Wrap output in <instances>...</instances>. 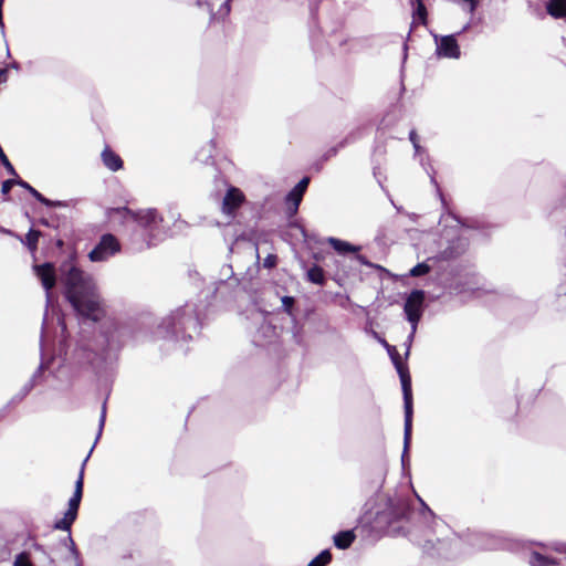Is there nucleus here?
I'll return each mask as SVG.
<instances>
[{
  "mask_svg": "<svg viewBox=\"0 0 566 566\" xmlns=\"http://www.w3.org/2000/svg\"><path fill=\"white\" fill-rule=\"evenodd\" d=\"M133 338L134 331L129 326L111 322L95 339H82L76 347V356L96 373H102L117 360L118 353Z\"/></svg>",
  "mask_w": 566,
  "mask_h": 566,
  "instance_id": "2",
  "label": "nucleus"
},
{
  "mask_svg": "<svg viewBox=\"0 0 566 566\" xmlns=\"http://www.w3.org/2000/svg\"><path fill=\"white\" fill-rule=\"evenodd\" d=\"M44 369V365L40 364L38 369L33 373L31 378L21 387V389L11 397V399L7 402L6 407L9 410L11 407L19 405L34 388L38 378L42 375Z\"/></svg>",
  "mask_w": 566,
  "mask_h": 566,
  "instance_id": "16",
  "label": "nucleus"
},
{
  "mask_svg": "<svg viewBox=\"0 0 566 566\" xmlns=\"http://www.w3.org/2000/svg\"><path fill=\"white\" fill-rule=\"evenodd\" d=\"M120 252V243L112 233H105L101 237L98 243L88 253L92 262H102Z\"/></svg>",
  "mask_w": 566,
  "mask_h": 566,
  "instance_id": "11",
  "label": "nucleus"
},
{
  "mask_svg": "<svg viewBox=\"0 0 566 566\" xmlns=\"http://www.w3.org/2000/svg\"><path fill=\"white\" fill-rule=\"evenodd\" d=\"M420 164L422 165V167L424 168V170L427 171V174L430 176V180L433 185L437 186V181H436V178H434V170L433 168L431 167L430 164H427L424 158H421L420 159Z\"/></svg>",
  "mask_w": 566,
  "mask_h": 566,
  "instance_id": "34",
  "label": "nucleus"
},
{
  "mask_svg": "<svg viewBox=\"0 0 566 566\" xmlns=\"http://www.w3.org/2000/svg\"><path fill=\"white\" fill-rule=\"evenodd\" d=\"M327 243L338 253L345 255L347 253H357L360 250L359 245H354L347 241L329 237L326 239Z\"/></svg>",
  "mask_w": 566,
  "mask_h": 566,
  "instance_id": "20",
  "label": "nucleus"
},
{
  "mask_svg": "<svg viewBox=\"0 0 566 566\" xmlns=\"http://www.w3.org/2000/svg\"><path fill=\"white\" fill-rule=\"evenodd\" d=\"M261 333L265 338H271L275 334V328L270 323L265 322V319L263 318L260 329L258 331V335L254 337L253 340L258 345L264 344V342L260 337Z\"/></svg>",
  "mask_w": 566,
  "mask_h": 566,
  "instance_id": "24",
  "label": "nucleus"
},
{
  "mask_svg": "<svg viewBox=\"0 0 566 566\" xmlns=\"http://www.w3.org/2000/svg\"><path fill=\"white\" fill-rule=\"evenodd\" d=\"M230 10H231V6H230V3H229V0H226V1L221 4V7H220V9H219V13H220V15H222V17H227V15L230 13Z\"/></svg>",
  "mask_w": 566,
  "mask_h": 566,
  "instance_id": "37",
  "label": "nucleus"
},
{
  "mask_svg": "<svg viewBox=\"0 0 566 566\" xmlns=\"http://www.w3.org/2000/svg\"><path fill=\"white\" fill-rule=\"evenodd\" d=\"M385 347L388 352V355L399 375L402 396H403V409H405V428H403V452L401 455L402 462L405 461V457L407 454L410 441H411V430H412V391H411V378L408 371V368L402 364L400 354L397 348L392 345L384 343Z\"/></svg>",
  "mask_w": 566,
  "mask_h": 566,
  "instance_id": "6",
  "label": "nucleus"
},
{
  "mask_svg": "<svg viewBox=\"0 0 566 566\" xmlns=\"http://www.w3.org/2000/svg\"><path fill=\"white\" fill-rule=\"evenodd\" d=\"M221 274L224 279H220L214 283L216 286L213 293L216 296L227 298L231 296L234 290L239 286V280L234 276L231 265H224L221 270Z\"/></svg>",
  "mask_w": 566,
  "mask_h": 566,
  "instance_id": "12",
  "label": "nucleus"
},
{
  "mask_svg": "<svg viewBox=\"0 0 566 566\" xmlns=\"http://www.w3.org/2000/svg\"><path fill=\"white\" fill-rule=\"evenodd\" d=\"M303 196L301 192H295L294 189H292L285 197V202L287 206V212L290 216L296 214L300 203L303 199Z\"/></svg>",
  "mask_w": 566,
  "mask_h": 566,
  "instance_id": "22",
  "label": "nucleus"
},
{
  "mask_svg": "<svg viewBox=\"0 0 566 566\" xmlns=\"http://www.w3.org/2000/svg\"><path fill=\"white\" fill-rule=\"evenodd\" d=\"M349 143V137H346L343 142H340L337 146L329 148L322 157L323 161L328 160L329 158L336 156L339 148H343L345 145Z\"/></svg>",
  "mask_w": 566,
  "mask_h": 566,
  "instance_id": "31",
  "label": "nucleus"
},
{
  "mask_svg": "<svg viewBox=\"0 0 566 566\" xmlns=\"http://www.w3.org/2000/svg\"><path fill=\"white\" fill-rule=\"evenodd\" d=\"M547 13L555 18L562 19L566 17V0H548L546 3Z\"/></svg>",
  "mask_w": 566,
  "mask_h": 566,
  "instance_id": "21",
  "label": "nucleus"
},
{
  "mask_svg": "<svg viewBox=\"0 0 566 566\" xmlns=\"http://www.w3.org/2000/svg\"><path fill=\"white\" fill-rule=\"evenodd\" d=\"M13 566H33V564L30 562L29 555L22 552L15 556Z\"/></svg>",
  "mask_w": 566,
  "mask_h": 566,
  "instance_id": "32",
  "label": "nucleus"
},
{
  "mask_svg": "<svg viewBox=\"0 0 566 566\" xmlns=\"http://www.w3.org/2000/svg\"><path fill=\"white\" fill-rule=\"evenodd\" d=\"M65 298L83 321L98 322L105 316V305L94 279L80 270L72 260L60 265Z\"/></svg>",
  "mask_w": 566,
  "mask_h": 566,
  "instance_id": "1",
  "label": "nucleus"
},
{
  "mask_svg": "<svg viewBox=\"0 0 566 566\" xmlns=\"http://www.w3.org/2000/svg\"><path fill=\"white\" fill-rule=\"evenodd\" d=\"M382 482H384V474H380V476H379V483H380L379 485L380 486H381Z\"/></svg>",
  "mask_w": 566,
  "mask_h": 566,
  "instance_id": "49",
  "label": "nucleus"
},
{
  "mask_svg": "<svg viewBox=\"0 0 566 566\" xmlns=\"http://www.w3.org/2000/svg\"><path fill=\"white\" fill-rule=\"evenodd\" d=\"M308 184H310V178L308 177H303L296 185L295 187L293 188L295 190V192H301L302 195L305 193L307 187H308Z\"/></svg>",
  "mask_w": 566,
  "mask_h": 566,
  "instance_id": "33",
  "label": "nucleus"
},
{
  "mask_svg": "<svg viewBox=\"0 0 566 566\" xmlns=\"http://www.w3.org/2000/svg\"><path fill=\"white\" fill-rule=\"evenodd\" d=\"M18 179H8L2 182L1 192L6 196L9 195L11 188L17 185Z\"/></svg>",
  "mask_w": 566,
  "mask_h": 566,
  "instance_id": "35",
  "label": "nucleus"
},
{
  "mask_svg": "<svg viewBox=\"0 0 566 566\" xmlns=\"http://www.w3.org/2000/svg\"><path fill=\"white\" fill-rule=\"evenodd\" d=\"M355 539H356V534H355L354 530L340 531V532H337L333 536V543H334L335 547L338 549L349 548L353 545V543L355 542Z\"/></svg>",
  "mask_w": 566,
  "mask_h": 566,
  "instance_id": "19",
  "label": "nucleus"
},
{
  "mask_svg": "<svg viewBox=\"0 0 566 566\" xmlns=\"http://www.w3.org/2000/svg\"><path fill=\"white\" fill-rule=\"evenodd\" d=\"M282 305L287 313H291V310L294 305V298L292 296H284L282 298Z\"/></svg>",
  "mask_w": 566,
  "mask_h": 566,
  "instance_id": "36",
  "label": "nucleus"
},
{
  "mask_svg": "<svg viewBox=\"0 0 566 566\" xmlns=\"http://www.w3.org/2000/svg\"><path fill=\"white\" fill-rule=\"evenodd\" d=\"M452 219L457 222V227H459L460 229H463V228H473L472 226H468L465 223H463L459 218L452 216Z\"/></svg>",
  "mask_w": 566,
  "mask_h": 566,
  "instance_id": "41",
  "label": "nucleus"
},
{
  "mask_svg": "<svg viewBox=\"0 0 566 566\" xmlns=\"http://www.w3.org/2000/svg\"><path fill=\"white\" fill-rule=\"evenodd\" d=\"M332 560V553L329 549L322 551L315 558H313L307 566H326Z\"/></svg>",
  "mask_w": 566,
  "mask_h": 566,
  "instance_id": "27",
  "label": "nucleus"
},
{
  "mask_svg": "<svg viewBox=\"0 0 566 566\" xmlns=\"http://www.w3.org/2000/svg\"><path fill=\"white\" fill-rule=\"evenodd\" d=\"M17 185L24 188L35 200L50 208H62L67 207V202L51 200L45 198L41 192L33 188L30 184L22 179H18Z\"/></svg>",
  "mask_w": 566,
  "mask_h": 566,
  "instance_id": "17",
  "label": "nucleus"
},
{
  "mask_svg": "<svg viewBox=\"0 0 566 566\" xmlns=\"http://www.w3.org/2000/svg\"><path fill=\"white\" fill-rule=\"evenodd\" d=\"M12 67L18 69V64H17V63H13V64H12Z\"/></svg>",
  "mask_w": 566,
  "mask_h": 566,
  "instance_id": "51",
  "label": "nucleus"
},
{
  "mask_svg": "<svg viewBox=\"0 0 566 566\" xmlns=\"http://www.w3.org/2000/svg\"><path fill=\"white\" fill-rule=\"evenodd\" d=\"M7 77H8L7 69H0V83L6 82Z\"/></svg>",
  "mask_w": 566,
  "mask_h": 566,
  "instance_id": "42",
  "label": "nucleus"
},
{
  "mask_svg": "<svg viewBox=\"0 0 566 566\" xmlns=\"http://www.w3.org/2000/svg\"><path fill=\"white\" fill-rule=\"evenodd\" d=\"M200 329L199 313L193 303H186L167 315L157 328L159 337L188 342Z\"/></svg>",
  "mask_w": 566,
  "mask_h": 566,
  "instance_id": "4",
  "label": "nucleus"
},
{
  "mask_svg": "<svg viewBox=\"0 0 566 566\" xmlns=\"http://www.w3.org/2000/svg\"><path fill=\"white\" fill-rule=\"evenodd\" d=\"M40 234L41 232L34 229H30L29 232L25 234V240L23 241V243L28 247V249L31 252L36 250Z\"/></svg>",
  "mask_w": 566,
  "mask_h": 566,
  "instance_id": "28",
  "label": "nucleus"
},
{
  "mask_svg": "<svg viewBox=\"0 0 566 566\" xmlns=\"http://www.w3.org/2000/svg\"><path fill=\"white\" fill-rule=\"evenodd\" d=\"M105 420H106V401H104V403L102 406V411H101V416L98 419V431H97L94 444L91 448L87 457L84 459V461L82 463V468H81L78 478L75 482L74 493H73L72 497L69 500V507H67L66 512L64 513V516L54 522V524H53L54 530L70 532L73 523L75 522V520L77 517V512H78V507H80L82 495H83L84 467H85L90 455L92 454L94 447L96 446L98 439L102 436L103 428L105 426Z\"/></svg>",
  "mask_w": 566,
  "mask_h": 566,
  "instance_id": "7",
  "label": "nucleus"
},
{
  "mask_svg": "<svg viewBox=\"0 0 566 566\" xmlns=\"http://www.w3.org/2000/svg\"><path fill=\"white\" fill-rule=\"evenodd\" d=\"M526 553V563L528 566H558L559 559L543 553L548 545L543 542L517 541V549Z\"/></svg>",
  "mask_w": 566,
  "mask_h": 566,
  "instance_id": "9",
  "label": "nucleus"
},
{
  "mask_svg": "<svg viewBox=\"0 0 566 566\" xmlns=\"http://www.w3.org/2000/svg\"><path fill=\"white\" fill-rule=\"evenodd\" d=\"M34 270L46 292V302L49 303L51 300L50 291L54 287L56 281L54 266L46 262L41 265H35Z\"/></svg>",
  "mask_w": 566,
  "mask_h": 566,
  "instance_id": "15",
  "label": "nucleus"
},
{
  "mask_svg": "<svg viewBox=\"0 0 566 566\" xmlns=\"http://www.w3.org/2000/svg\"><path fill=\"white\" fill-rule=\"evenodd\" d=\"M114 213L123 218L125 221L132 220L143 229L146 241V248L156 244V241L163 239L166 233L164 230V218L155 208H147L134 211L127 207H120L114 210Z\"/></svg>",
  "mask_w": 566,
  "mask_h": 566,
  "instance_id": "5",
  "label": "nucleus"
},
{
  "mask_svg": "<svg viewBox=\"0 0 566 566\" xmlns=\"http://www.w3.org/2000/svg\"><path fill=\"white\" fill-rule=\"evenodd\" d=\"M429 271H430V266L426 262H421V263H418L417 265H415L410 270L409 274L411 276L417 277V276H422V275L429 273Z\"/></svg>",
  "mask_w": 566,
  "mask_h": 566,
  "instance_id": "30",
  "label": "nucleus"
},
{
  "mask_svg": "<svg viewBox=\"0 0 566 566\" xmlns=\"http://www.w3.org/2000/svg\"><path fill=\"white\" fill-rule=\"evenodd\" d=\"M469 245V240L462 237V233L455 241H451L448 248L449 254L451 256H457L462 254Z\"/></svg>",
  "mask_w": 566,
  "mask_h": 566,
  "instance_id": "23",
  "label": "nucleus"
},
{
  "mask_svg": "<svg viewBox=\"0 0 566 566\" xmlns=\"http://www.w3.org/2000/svg\"><path fill=\"white\" fill-rule=\"evenodd\" d=\"M103 165L111 171H117L123 168L122 158L109 147H105L101 154Z\"/></svg>",
  "mask_w": 566,
  "mask_h": 566,
  "instance_id": "18",
  "label": "nucleus"
},
{
  "mask_svg": "<svg viewBox=\"0 0 566 566\" xmlns=\"http://www.w3.org/2000/svg\"><path fill=\"white\" fill-rule=\"evenodd\" d=\"M355 259L360 263V264H364V265H367V266H371V263L367 261L366 256L361 255V254H356Z\"/></svg>",
  "mask_w": 566,
  "mask_h": 566,
  "instance_id": "40",
  "label": "nucleus"
},
{
  "mask_svg": "<svg viewBox=\"0 0 566 566\" xmlns=\"http://www.w3.org/2000/svg\"><path fill=\"white\" fill-rule=\"evenodd\" d=\"M7 413H8V409L4 406L3 408L0 409V421L6 418Z\"/></svg>",
  "mask_w": 566,
  "mask_h": 566,
  "instance_id": "44",
  "label": "nucleus"
},
{
  "mask_svg": "<svg viewBox=\"0 0 566 566\" xmlns=\"http://www.w3.org/2000/svg\"><path fill=\"white\" fill-rule=\"evenodd\" d=\"M231 2V0H229V3Z\"/></svg>",
  "mask_w": 566,
  "mask_h": 566,
  "instance_id": "52",
  "label": "nucleus"
},
{
  "mask_svg": "<svg viewBox=\"0 0 566 566\" xmlns=\"http://www.w3.org/2000/svg\"><path fill=\"white\" fill-rule=\"evenodd\" d=\"M41 224H43V226H46V227H48V226H49V222H48V220L42 219V220H41Z\"/></svg>",
  "mask_w": 566,
  "mask_h": 566,
  "instance_id": "48",
  "label": "nucleus"
},
{
  "mask_svg": "<svg viewBox=\"0 0 566 566\" xmlns=\"http://www.w3.org/2000/svg\"><path fill=\"white\" fill-rule=\"evenodd\" d=\"M307 279L312 283H315V284H318V285H323L325 283V276H324L323 269L319 268L318 265L312 266L307 271Z\"/></svg>",
  "mask_w": 566,
  "mask_h": 566,
  "instance_id": "25",
  "label": "nucleus"
},
{
  "mask_svg": "<svg viewBox=\"0 0 566 566\" xmlns=\"http://www.w3.org/2000/svg\"><path fill=\"white\" fill-rule=\"evenodd\" d=\"M2 6H3V0H0V27L3 29L4 25L2 22Z\"/></svg>",
  "mask_w": 566,
  "mask_h": 566,
  "instance_id": "45",
  "label": "nucleus"
},
{
  "mask_svg": "<svg viewBox=\"0 0 566 566\" xmlns=\"http://www.w3.org/2000/svg\"><path fill=\"white\" fill-rule=\"evenodd\" d=\"M197 6H198V7H207V8H208V10H209V11H210V13H211V18H210V19H211V20H213V19H214V13L212 12V7H211V4H210L208 1H205V0H198V1H197Z\"/></svg>",
  "mask_w": 566,
  "mask_h": 566,
  "instance_id": "39",
  "label": "nucleus"
},
{
  "mask_svg": "<svg viewBox=\"0 0 566 566\" xmlns=\"http://www.w3.org/2000/svg\"><path fill=\"white\" fill-rule=\"evenodd\" d=\"M245 196L242 192L241 189L229 186L226 195L222 199V206L221 211L223 214L233 218L235 214V211L241 207V205L244 202Z\"/></svg>",
  "mask_w": 566,
  "mask_h": 566,
  "instance_id": "13",
  "label": "nucleus"
},
{
  "mask_svg": "<svg viewBox=\"0 0 566 566\" xmlns=\"http://www.w3.org/2000/svg\"><path fill=\"white\" fill-rule=\"evenodd\" d=\"M470 28V24L468 23L467 25H464V28L462 29V31H465Z\"/></svg>",
  "mask_w": 566,
  "mask_h": 566,
  "instance_id": "50",
  "label": "nucleus"
},
{
  "mask_svg": "<svg viewBox=\"0 0 566 566\" xmlns=\"http://www.w3.org/2000/svg\"><path fill=\"white\" fill-rule=\"evenodd\" d=\"M413 148H415L416 155L420 154V151L422 150L421 146L419 145V142L413 145Z\"/></svg>",
  "mask_w": 566,
  "mask_h": 566,
  "instance_id": "47",
  "label": "nucleus"
},
{
  "mask_svg": "<svg viewBox=\"0 0 566 566\" xmlns=\"http://www.w3.org/2000/svg\"><path fill=\"white\" fill-rule=\"evenodd\" d=\"M409 139L410 142L412 143V145H415L416 143H418V135L415 130H411L409 133Z\"/></svg>",
  "mask_w": 566,
  "mask_h": 566,
  "instance_id": "43",
  "label": "nucleus"
},
{
  "mask_svg": "<svg viewBox=\"0 0 566 566\" xmlns=\"http://www.w3.org/2000/svg\"><path fill=\"white\" fill-rule=\"evenodd\" d=\"M411 512L409 500L406 497H388L386 509L376 513V523L380 526H389L395 522L402 521Z\"/></svg>",
  "mask_w": 566,
  "mask_h": 566,
  "instance_id": "8",
  "label": "nucleus"
},
{
  "mask_svg": "<svg viewBox=\"0 0 566 566\" xmlns=\"http://www.w3.org/2000/svg\"><path fill=\"white\" fill-rule=\"evenodd\" d=\"M415 334H416V332H413V327H411V332H410V334L408 335L407 340H406V343H405V344H406V346H407V349H406V356H408V355H409L410 346H411V343H412V340H413Z\"/></svg>",
  "mask_w": 566,
  "mask_h": 566,
  "instance_id": "38",
  "label": "nucleus"
},
{
  "mask_svg": "<svg viewBox=\"0 0 566 566\" xmlns=\"http://www.w3.org/2000/svg\"><path fill=\"white\" fill-rule=\"evenodd\" d=\"M428 515L432 517L434 535H443L448 531V525L422 502ZM461 543L468 544L476 551H496L509 549L517 551V541L507 538L502 533H485L468 530L460 536L452 539H441L439 536L427 539L424 549L428 552L434 549L438 555L449 557L452 555L451 548H458Z\"/></svg>",
  "mask_w": 566,
  "mask_h": 566,
  "instance_id": "3",
  "label": "nucleus"
},
{
  "mask_svg": "<svg viewBox=\"0 0 566 566\" xmlns=\"http://www.w3.org/2000/svg\"><path fill=\"white\" fill-rule=\"evenodd\" d=\"M413 6V17L424 23L427 20V8L422 0H410Z\"/></svg>",
  "mask_w": 566,
  "mask_h": 566,
  "instance_id": "26",
  "label": "nucleus"
},
{
  "mask_svg": "<svg viewBox=\"0 0 566 566\" xmlns=\"http://www.w3.org/2000/svg\"><path fill=\"white\" fill-rule=\"evenodd\" d=\"M424 297V291L413 290L406 298L403 305L406 318L410 323L411 327H413V332H417L418 323L420 322L423 314Z\"/></svg>",
  "mask_w": 566,
  "mask_h": 566,
  "instance_id": "10",
  "label": "nucleus"
},
{
  "mask_svg": "<svg viewBox=\"0 0 566 566\" xmlns=\"http://www.w3.org/2000/svg\"><path fill=\"white\" fill-rule=\"evenodd\" d=\"M265 265L266 266H273L274 265V261H273V258L272 256H268L265 259Z\"/></svg>",
  "mask_w": 566,
  "mask_h": 566,
  "instance_id": "46",
  "label": "nucleus"
},
{
  "mask_svg": "<svg viewBox=\"0 0 566 566\" xmlns=\"http://www.w3.org/2000/svg\"><path fill=\"white\" fill-rule=\"evenodd\" d=\"M457 34L443 35L438 39L436 36L437 50L439 57L459 59L461 55L460 46L457 42Z\"/></svg>",
  "mask_w": 566,
  "mask_h": 566,
  "instance_id": "14",
  "label": "nucleus"
},
{
  "mask_svg": "<svg viewBox=\"0 0 566 566\" xmlns=\"http://www.w3.org/2000/svg\"><path fill=\"white\" fill-rule=\"evenodd\" d=\"M67 536L63 539V544L69 547L70 549V553L72 554L73 558L76 560V562H80V552L78 549L76 548V545L74 543V539L72 538L71 536V531L67 532Z\"/></svg>",
  "mask_w": 566,
  "mask_h": 566,
  "instance_id": "29",
  "label": "nucleus"
}]
</instances>
